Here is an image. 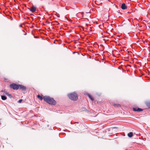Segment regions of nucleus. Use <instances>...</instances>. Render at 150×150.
<instances>
[{
	"label": "nucleus",
	"mask_w": 150,
	"mask_h": 150,
	"mask_svg": "<svg viewBox=\"0 0 150 150\" xmlns=\"http://www.w3.org/2000/svg\"><path fill=\"white\" fill-rule=\"evenodd\" d=\"M44 100L49 104L55 105L56 104V101L53 98L48 96H45L43 97Z\"/></svg>",
	"instance_id": "obj_1"
},
{
	"label": "nucleus",
	"mask_w": 150,
	"mask_h": 150,
	"mask_svg": "<svg viewBox=\"0 0 150 150\" xmlns=\"http://www.w3.org/2000/svg\"><path fill=\"white\" fill-rule=\"evenodd\" d=\"M68 96L70 99L73 100H76L78 98L77 94L75 92L69 94Z\"/></svg>",
	"instance_id": "obj_2"
},
{
	"label": "nucleus",
	"mask_w": 150,
	"mask_h": 150,
	"mask_svg": "<svg viewBox=\"0 0 150 150\" xmlns=\"http://www.w3.org/2000/svg\"><path fill=\"white\" fill-rule=\"evenodd\" d=\"M10 87L13 89L17 90L18 89V85L15 83L11 84L10 85Z\"/></svg>",
	"instance_id": "obj_3"
},
{
	"label": "nucleus",
	"mask_w": 150,
	"mask_h": 150,
	"mask_svg": "<svg viewBox=\"0 0 150 150\" xmlns=\"http://www.w3.org/2000/svg\"><path fill=\"white\" fill-rule=\"evenodd\" d=\"M18 89H21L23 90H25L26 89V87L21 85H18Z\"/></svg>",
	"instance_id": "obj_4"
},
{
	"label": "nucleus",
	"mask_w": 150,
	"mask_h": 150,
	"mask_svg": "<svg viewBox=\"0 0 150 150\" xmlns=\"http://www.w3.org/2000/svg\"><path fill=\"white\" fill-rule=\"evenodd\" d=\"M133 110L134 111L137 112H140L143 110L142 109L139 108H133Z\"/></svg>",
	"instance_id": "obj_5"
},
{
	"label": "nucleus",
	"mask_w": 150,
	"mask_h": 150,
	"mask_svg": "<svg viewBox=\"0 0 150 150\" xmlns=\"http://www.w3.org/2000/svg\"><path fill=\"white\" fill-rule=\"evenodd\" d=\"M36 8L35 7H34V6H33V7H31L30 8V10L32 12H34L36 11Z\"/></svg>",
	"instance_id": "obj_6"
},
{
	"label": "nucleus",
	"mask_w": 150,
	"mask_h": 150,
	"mask_svg": "<svg viewBox=\"0 0 150 150\" xmlns=\"http://www.w3.org/2000/svg\"><path fill=\"white\" fill-rule=\"evenodd\" d=\"M85 95H87L88 96V97L91 100H92V101L93 100V98L90 94L88 93H85Z\"/></svg>",
	"instance_id": "obj_7"
},
{
	"label": "nucleus",
	"mask_w": 150,
	"mask_h": 150,
	"mask_svg": "<svg viewBox=\"0 0 150 150\" xmlns=\"http://www.w3.org/2000/svg\"><path fill=\"white\" fill-rule=\"evenodd\" d=\"M4 94L6 95L7 96L9 97L10 98H11L12 97V96L11 94H9L8 92L7 91H4Z\"/></svg>",
	"instance_id": "obj_8"
},
{
	"label": "nucleus",
	"mask_w": 150,
	"mask_h": 150,
	"mask_svg": "<svg viewBox=\"0 0 150 150\" xmlns=\"http://www.w3.org/2000/svg\"><path fill=\"white\" fill-rule=\"evenodd\" d=\"M121 8L122 9H127V7L125 5V3H123L122 5Z\"/></svg>",
	"instance_id": "obj_9"
},
{
	"label": "nucleus",
	"mask_w": 150,
	"mask_h": 150,
	"mask_svg": "<svg viewBox=\"0 0 150 150\" xmlns=\"http://www.w3.org/2000/svg\"><path fill=\"white\" fill-rule=\"evenodd\" d=\"M1 99L3 100H5L7 99L6 97L4 96H1Z\"/></svg>",
	"instance_id": "obj_10"
},
{
	"label": "nucleus",
	"mask_w": 150,
	"mask_h": 150,
	"mask_svg": "<svg viewBox=\"0 0 150 150\" xmlns=\"http://www.w3.org/2000/svg\"><path fill=\"white\" fill-rule=\"evenodd\" d=\"M127 135L129 137H131L133 136V133L132 132H129L128 134Z\"/></svg>",
	"instance_id": "obj_11"
},
{
	"label": "nucleus",
	"mask_w": 150,
	"mask_h": 150,
	"mask_svg": "<svg viewBox=\"0 0 150 150\" xmlns=\"http://www.w3.org/2000/svg\"><path fill=\"white\" fill-rule=\"evenodd\" d=\"M37 97L38 98H39L41 100H42L43 99L42 97L39 95L37 96Z\"/></svg>",
	"instance_id": "obj_12"
},
{
	"label": "nucleus",
	"mask_w": 150,
	"mask_h": 150,
	"mask_svg": "<svg viewBox=\"0 0 150 150\" xmlns=\"http://www.w3.org/2000/svg\"><path fill=\"white\" fill-rule=\"evenodd\" d=\"M146 105L150 108V102H147L146 103Z\"/></svg>",
	"instance_id": "obj_13"
},
{
	"label": "nucleus",
	"mask_w": 150,
	"mask_h": 150,
	"mask_svg": "<svg viewBox=\"0 0 150 150\" xmlns=\"http://www.w3.org/2000/svg\"><path fill=\"white\" fill-rule=\"evenodd\" d=\"M113 106H115V107H116V106H117V107H119L120 106V104H114L113 105Z\"/></svg>",
	"instance_id": "obj_14"
},
{
	"label": "nucleus",
	"mask_w": 150,
	"mask_h": 150,
	"mask_svg": "<svg viewBox=\"0 0 150 150\" xmlns=\"http://www.w3.org/2000/svg\"><path fill=\"white\" fill-rule=\"evenodd\" d=\"M22 101V99H20V100H19L18 101V103H21V102Z\"/></svg>",
	"instance_id": "obj_15"
},
{
	"label": "nucleus",
	"mask_w": 150,
	"mask_h": 150,
	"mask_svg": "<svg viewBox=\"0 0 150 150\" xmlns=\"http://www.w3.org/2000/svg\"><path fill=\"white\" fill-rule=\"evenodd\" d=\"M71 124H72V122H71Z\"/></svg>",
	"instance_id": "obj_16"
}]
</instances>
